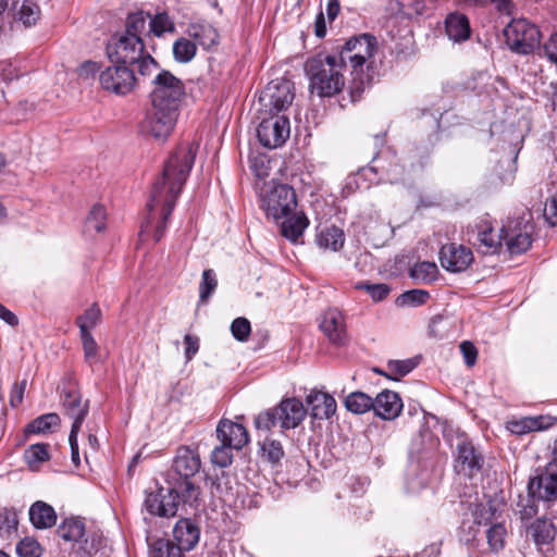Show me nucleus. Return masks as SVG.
I'll return each instance as SVG.
<instances>
[{
	"label": "nucleus",
	"instance_id": "nucleus-1",
	"mask_svg": "<svg viewBox=\"0 0 557 557\" xmlns=\"http://www.w3.org/2000/svg\"><path fill=\"white\" fill-rule=\"evenodd\" d=\"M197 150L198 146L193 143L178 146L165 162L161 177L152 186L147 207L150 212L160 209L162 219L154 231L156 242H159L165 232L166 221L189 175Z\"/></svg>",
	"mask_w": 557,
	"mask_h": 557
},
{
	"label": "nucleus",
	"instance_id": "nucleus-2",
	"mask_svg": "<svg viewBox=\"0 0 557 557\" xmlns=\"http://www.w3.org/2000/svg\"><path fill=\"white\" fill-rule=\"evenodd\" d=\"M376 48V38L369 34H362L346 41L341 51L336 52L345 69H347V64L350 66L354 77L351 86L354 98L359 96L370 83V77L364 74V67H369L368 62L374 57Z\"/></svg>",
	"mask_w": 557,
	"mask_h": 557
},
{
	"label": "nucleus",
	"instance_id": "nucleus-3",
	"mask_svg": "<svg viewBox=\"0 0 557 557\" xmlns=\"http://www.w3.org/2000/svg\"><path fill=\"white\" fill-rule=\"evenodd\" d=\"M310 81V89L319 97H332L345 86L344 64L336 53L318 54L305 64Z\"/></svg>",
	"mask_w": 557,
	"mask_h": 557
},
{
	"label": "nucleus",
	"instance_id": "nucleus-4",
	"mask_svg": "<svg viewBox=\"0 0 557 557\" xmlns=\"http://www.w3.org/2000/svg\"><path fill=\"white\" fill-rule=\"evenodd\" d=\"M306 413L304 404L299 399L286 398L274 408L260 412L253 423L259 431H270L276 425L282 430H290L304 421Z\"/></svg>",
	"mask_w": 557,
	"mask_h": 557
},
{
	"label": "nucleus",
	"instance_id": "nucleus-5",
	"mask_svg": "<svg viewBox=\"0 0 557 557\" xmlns=\"http://www.w3.org/2000/svg\"><path fill=\"white\" fill-rule=\"evenodd\" d=\"M260 206L268 218L277 221L295 211L297 207L296 193L286 184H265L260 191Z\"/></svg>",
	"mask_w": 557,
	"mask_h": 557
},
{
	"label": "nucleus",
	"instance_id": "nucleus-6",
	"mask_svg": "<svg viewBox=\"0 0 557 557\" xmlns=\"http://www.w3.org/2000/svg\"><path fill=\"white\" fill-rule=\"evenodd\" d=\"M178 110L172 107L152 104L146 111L138 127L141 135L164 141L172 134L177 122Z\"/></svg>",
	"mask_w": 557,
	"mask_h": 557
},
{
	"label": "nucleus",
	"instance_id": "nucleus-7",
	"mask_svg": "<svg viewBox=\"0 0 557 557\" xmlns=\"http://www.w3.org/2000/svg\"><path fill=\"white\" fill-rule=\"evenodd\" d=\"M153 88L150 94L151 103L180 108V102L185 96L183 82L171 72L162 70L152 79Z\"/></svg>",
	"mask_w": 557,
	"mask_h": 557
},
{
	"label": "nucleus",
	"instance_id": "nucleus-8",
	"mask_svg": "<svg viewBox=\"0 0 557 557\" xmlns=\"http://www.w3.org/2000/svg\"><path fill=\"white\" fill-rule=\"evenodd\" d=\"M508 47L521 54H528L540 44L539 28L525 18L512 20L504 29Z\"/></svg>",
	"mask_w": 557,
	"mask_h": 557
},
{
	"label": "nucleus",
	"instance_id": "nucleus-9",
	"mask_svg": "<svg viewBox=\"0 0 557 557\" xmlns=\"http://www.w3.org/2000/svg\"><path fill=\"white\" fill-rule=\"evenodd\" d=\"M145 52V44L141 37H129L124 34L113 35L107 45V54L112 63L135 64Z\"/></svg>",
	"mask_w": 557,
	"mask_h": 557
},
{
	"label": "nucleus",
	"instance_id": "nucleus-10",
	"mask_svg": "<svg viewBox=\"0 0 557 557\" xmlns=\"http://www.w3.org/2000/svg\"><path fill=\"white\" fill-rule=\"evenodd\" d=\"M533 225L524 218L510 219L502 227L503 239L510 255L525 252L532 244Z\"/></svg>",
	"mask_w": 557,
	"mask_h": 557
},
{
	"label": "nucleus",
	"instance_id": "nucleus-11",
	"mask_svg": "<svg viewBox=\"0 0 557 557\" xmlns=\"http://www.w3.org/2000/svg\"><path fill=\"white\" fill-rule=\"evenodd\" d=\"M528 492L532 499L552 503L557 498V465L549 462L530 479Z\"/></svg>",
	"mask_w": 557,
	"mask_h": 557
},
{
	"label": "nucleus",
	"instance_id": "nucleus-12",
	"mask_svg": "<svg viewBox=\"0 0 557 557\" xmlns=\"http://www.w3.org/2000/svg\"><path fill=\"white\" fill-rule=\"evenodd\" d=\"M289 132L288 117L273 114L260 122L257 128V136L263 147L277 148L289 137Z\"/></svg>",
	"mask_w": 557,
	"mask_h": 557
},
{
	"label": "nucleus",
	"instance_id": "nucleus-13",
	"mask_svg": "<svg viewBox=\"0 0 557 557\" xmlns=\"http://www.w3.org/2000/svg\"><path fill=\"white\" fill-rule=\"evenodd\" d=\"M99 81L103 89L122 96L129 94L136 84L134 72L126 65L115 63L100 73Z\"/></svg>",
	"mask_w": 557,
	"mask_h": 557
},
{
	"label": "nucleus",
	"instance_id": "nucleus-14",
	"mask_svg": "<svg viewBox=\"0 0 557 557\" xmlns=\"http://www.w3.org/2000/svg\"><path fill=\"white\" fill-rule=\"evenodd\" d=\"M294 100L293 83L288 79H275L268 84L260 101H264V106L270 108L271 112L286 110Z\"/></svg>",
	"mask_w": 557,
	"mask_h": 557
},
{
	"label": "nucleus",
	"instance_id": "nucleus-15",
	"mask_svg": "<svg viewBox=\"0 0 557 557\" xmlns=\"http://www.w3.org/2000/svg\"><path fill=\"white\" fill-rule=\"evenodd\" d=\"M473 259V252L470 248L456 243L444 245L440 250L441 265L453 273L467 270Z\"/></svg>",
	"mask_w": 557,
	"mask_h": 557
},
{
	"label": "nucleus",
	"instance_id": "nucleus-16",
	"mask_svg": "<svg viewBox=\"0 0 557 557\" xmlns=\"http://www.w3.org/2000/svg\"><path fill=\"white\" fill-rule=\"evenodd\" d=\"M476 232L472 231L474 236L473 244L483 253H496L504 244L502 228L495 232L494 227L487 221H482L475 225Z\"/></svg>",
	"mask_w": 557,
	"mask_h": 557
},
{
	"label": "nucleus",
	"instance_id": "nucleus-17",
	"mask_svg": "<svg viewBox=\"0 0 557 557\" xmlns=\"http://www.w3.org/2000/svg\"><path fill=\"white\" fill-rule=\"evenodd\" d=\"M216 436L221 443L233 447L236 450L242 449L248 442L249 435L246 428L228 419H222L216 426Z\"/></svg>",
	"mask_w": 557,
	"mask_h": 557
},
{
	"label": "nucleus",
	"instance_id": "nucleus-18",
	"mask_svg": "<svg viewBox=\"0 0 557 557\" xmlns=\"http://www.w3.org/2000/svg\"><path fill=\"white\" fill-rule=\"evenodd\" d=\"M483 458L475 450L474 446L466 437H460L457 443V460L456 467L459 471L468 475H472L474 471H479L482 467Z\"/></svg>",
	"mask_w": 557,
	"mask_h": 557
},
{
	"label": "nucleus",
	"instance_id": "nucleus-19",
	"mask_svg": "<svg viewBox=\"0 0 557 557\" xmlns=\"http://www.w3.org/2000/svg\"><path fill=\"white\" fill-rule=\"evenodd\" d=\"M403 407V400L396 392L384 389L374 398L373 411L383 420H394L400 414Z\"/></svg>",
	"mask_w": 557,
	"mask_h": 557
},
{
	"label": "nucleus",
	"instance_id": "nucleus-20",
	"mask_svg": "<svg viewBox=\"0 0 557 557\" xmlns=\"http://www.w3.org/2000/svg\"><path fill=\"white\" fill-rule=\"evenodd\" d=\"M177 495L169 492L166 495L161 493H149L146 496L144 506L151 515L160 517H174L177 512L178 502Z\"/></svg>",
	"mask_w": 557,
	"mask_h": 557
},
{
	"label": "nucleus",
	"instance_id": "nucleus-21",
	"mask_svg": "<svg viewBox=\"0 0 557 557\" xmlns=\"http://www.w3.org/2000/svg\"><path fill=\"white\" fill-rule=\"evenodd\" d=\"M320 329L334 344H342L346 337L345 319L337 309H329L323 313Z\"/></svg>",
	"mask_w": 557,
	"mask_h": 557
},
{
	"label": "nucleus",
	"instance_id": "nucleus-22",
	"mask_svg": "<svg viewBox=\"0 0 557 557\" xmlns=\"http://www.w3.org/2000/svg\"><path fill=\"white\" fill-rule=\"evenodd\" d=\"M199 455L191 448L182 446L177 449L173 460V470L183 479H190L200 469Z\"/></svg>",
	"mask_w": 557,
	"mask_h": 557
},
{
	"label": "nucleus",
	"instance_id": "nucleus-23",
	"mask_svg": "<svg viewBox=\"0 0 557 557\" xmlns=\"http://www.w3.org/2000/svg\"><path fill=\"white\" fill-rule=\"evenodd\" d=\"M306 400L314 419H329L336 411V401L327 393L311 391Z\"/></svg>",
	"mask_w": 557,
	"mask_h": 557
},
{
	"label": "nucleus",
	"instance_id": "nucleus-24",
	"mask_svg": "<svg viewBox=\"0 0 557 557\" xmlns=\"http://www.w3.org/2000/svg\"><path fill=\"white\" fill-rule=\"evenodd\" d=\"M63 409L65 414L73 419L71 430L79 431L88 413V403L83 401L77 392H69L63 401Z\"/></svg>",
	"mask_w": 557,
	"mask_h": 557
},
{
	"label": "nucleus",
	"instance_id": "nucleus-25",
	"mask_svg": "<svg viewBox=\"0 0 557 557\" xmlns=\"http://www.w3.org/2000/svg\"><path fill=\"white\" fill-rule=\"evenodd\" d=\"M187 34L206 50L211 49L219 44V34L216 29L205 21L189 24Z\"/></svg>",
	"mask_w": 557,
	"mask_h": 557
},
{
	"label": "nucleus",
	"instance_id": "nucleus-26",
	"mask_svg": "<svg viewBox=\"0 0 557 557\" xmlns=\"http://www.w3.org/2000/svg\"><path fill=\"white\" fill-rule=\"evenodd\" d=\"M473 517H474V520H473L472 524L468 525V530H467L466 522H463L461 525L462 539L467 543H471L475 540V537L479 533V527L481 524H487V523L492 522V519L494 517V510L491 505L485 506L483 504H480V505L475 506V508L473 510Z\"/></svg>",
	"mask_w": 557,
	"mask_h": 557
},
{
	"label": "nucleus",
	"instance_id": "nucleus-27",
	"mask_svg": "<svg viewBox=\"0 0 557 557\" xmlns=\"http://www.w3.org/2000/svg\"><path fill=\"white\" fill-rule=\"evenodd\" d=\"M173 535L177 542V547L182 550L193 549L199 541V530L187 519L177 521L173 529Z\"/></svg>",
	"mask_w": 557,
	"mask_h": 557
},
{
	"label": "nucleus",
	"instance_id": "nucleus-28",
	"mask_svg": "<svg viewBox=\"0 0 557 557\" xmlns=\"http://www.w3.org/2000/svg\"><path fill=\"white\" fill-rule=\"evenodd\" d=\"M29 519L36 529H48L55 524L57 513L52 506L38 500L29 508Z\"/></svg>",
	"mask_w": 557,
	"mask_h": 557
},
{
	"label": "nucleus",
	"instance_id": "nucleus-29",
	"mask_svg": "<svg viewBox=\"0 0 557 557\" xmlns=\"http://www.w3.org/2000/svg\"><path fill=\"white\" fill-rule=\"evenodd\" d=\"M446 34L455 42L465 41L470 37V24L462 13H451L445 21Z\"/></svg>",
	"mask_w": 557,
	"mask_h": 557
},
{
	"label": "nucleus",
	"instance_id": "nucleus-30",
	"mask_svg": "<svg viewBox=\"0 0 557 557\" xmlns=\"http://www.w3.org/2000/svg\"><path fill=\"white\" fill-rule=\"evenodd\" d=\"M315 243L321 249L338 251L344 246L345 234L334 225L321 227L318 230Z\"/></svg>",
	"mask_w": 557,
	"mask_h": 557
},
{
	"label": "nucleus",
	"instance_id": "nucleus-31",
	"mask_svg": "<svg viewBox=\"0 0 557 557\" xmlns=\"http://www.w3.org/2000/svg\"><path fill=\"white\" fill-rule=\"evenodd\" d=\"M281 225V233L284 237L296 243L308 227L309 221L302 212L292 213L284 218Z\"/></svg>",
	"mask_w": 557,
	"mask_h": 557
},
{
	"label": "nucleus",
	"instance_id": "nucleus-32",
	"mask_svg": "<svg viewBox=\"0 0 557 557\" xmlns=\"http://www.w3.org/2000/svg\"><path fill=\"white\" fill-rule=\"evenodd\" d=\"M345 408L356 414H362L373 410L374 399L360 391L348 394L344 401Z\"/></svg>",
	"mask_w": 557,
	"mask_h": 557
},
{
	"label": "nucleus",
	"instance_id": "nucleus-33",
	"mask_svg": "<svg viewBox=\"0 0 557 557\" xmlns=\"http://www.w3.org/2000/svg\"><path fill=\"white\" fill-rule=\"evenodd\" d=\"M58 534L66 542H79L85 535V523L77 518L65 519L59 525Z\"/></svg>",
	"mask_w": 557,
	"mask_h": 557
},
{
	"label": "nucleus",
	"instance_id": "nucleus-34",
	"mask_svg": "<svg viewBox=\"0 0 557 557\" xmlns=\"http://www.w3.org/2000/svg\"><path fill=\"white\" fill-rule=\"evenodd\" d=\"M261 457L272 465H277L284 457V448L280 441L272 436H265L259 442Z\"/></svg>",
	"mask_w": 557,
	"mask_h": 557
},
{
	"label": "nucleus",
	"instance_id": "nucleus-35",
	"mask_svg": "<svg viewBox=\"0 0 557 557\" xmlns=\"http://www.w3.org/2000/svg\"><path fill=\"white\" fill-rule=\"evenodd\" d=\"M438 269L434 262L422 261L410 269V276L422 284H430L437 278Z\"/></svg>",
	"mask_w": 557,
	"mask_h": 557
},
{
	"label": "nucleus",
	"instance_id": "nucleus-36",
	"mask_svg": "<svg viewBox=\"0 0 557 557\" xmlns=\"http://www.w3.org/2000/svg\"><path fill=\"white\" fill-rule=\"evenodd\" d=\"M24 458L32 470H37L42 462L50 458L49 445L44 443L30 445L25 450Z\"/></svg>",
	"mask_w": 557,
	"mask_h": 557
},
{
	"label": "nucleus",
	"instance_id": "nucleus-37",
	"mask_svg": "<svg viewBox=\"0 0 557 557\" xmlns=\"http://www.w3.org/2000/svg\"><path fill=\"white\" fill-rule=\"evenodd\" d=\"M39 17L40 9L35 2L30 0H24L15 11V20L21 22L26 27L36 24Z\"/></svg>",
	"mask_w": 557,
	"mask_h": 557
},
{
	"label": "nucleus",
	"instance_id": "nucleus-38",
	"mask_svg": "<svg viewBox=\"0 0 557 557\" xmlns=\"http://www.w3.org/2000/svg\"><path fill=\"white\" fill-rule=\"evenodd\" d=\"M101 320V310L98 305L92 304L83 314L77 317L76 324L79 327L81 334L91 333V330L97 326Z\"/></svg>",
	"mask_w": 557,
	"mask_h": 557
},
{
	"label": "nucleus",
	"instance_id": "nucleus-39",
	"mask_svg": "<svg viewBox=\"0 0 557 557\" xmlns=\"http://www.w3.org/2000/svg\"><path fill=\"white\" fill-rule=\"evenodd\" d=\"M148 17H150V14L144 12L129 14L126 18L123 34L129 37H141V34L146 30L147 24L149 25Z\"/></svg>",
	"mask_w": 557,
	"mask_h": 557
},
{
	"label": "nucleus",
	"instance_id": "nucleus-40",
	"mask_svg": "<svg viewBox=\"0 0 557 557\" xmlns=\"http://www.w3.org/2000/svg\"><path fill=\"white\" fill-rule=\"evenodd\" d=\"M107 212L103 206L95 205L85 221V230L88 233H101L106 230Z\"/></svg>",
	"mask_w": 557,
	"mask_h": 557
},
{
	"label": "nucleus",
	"instance_id": "nucleus-41",
	"mask_svg": "<svg viewBox=\"0 0 557 557\" xmlns=\"http://www.w3.org/2000/svg\"><path fill=\"white\" fill-rule=\"evenodd\" d=\"M533 539L537 545L549 544L556 536L554 525L546 520H536L532 524Z\"/></svg>",
	"mask_w": 557,
	"mask_h": 557
},
{
	"label": "nucleus",
	"instance_id": "nucleus-42",
	"mask_svg": "<svg viewBox=\"0 0 557 557\" xmlns=\"http://www.w3.org/2000/svg\"><path fill=\"white\" fill-rule=\"evenodd\" d=\"M197 46L189 39L178 38L173 44L174 59L180 63H187L196 55Z\"/></svg>",
	"mask_w": 557,
	"mask_h": 557
},
{
	"label": "nucleus",
	"instance_id": "nucleus-43",
	"mask_svg": "<svg viewBox=\"0 0 557 557\" xmlns=\"http://www.w3.org/2000/svg\"><path fill=\"white\" fill-rule=\"evenodd\" d=\"M60 418L57 413H46L42 414L35 420H33L27 426V433H46L51 430V428L59 425Z\"/></svg>",
	"mask_w": 557,
	"mask_h": 557
},
{
	"label": "nucleus",
	"instance_id": "nucleus-44",
	"mask_svg": "<svg viewBox=\"0 0 557 557\" xmlns=\"http://www.w3.org/2000/svg\"><path fill=\"white\" fill-rule=\"evenodd\" d=\"M149 20V32L154 36L160 37L166 32L174 30V22L170 18L168 13L161 12L157 13L154 16L148 17Z\"/></svg>",
	"mask_w": 557,
	"mask_h": 557
},
{
	"label": "nucleus",
	"instance_id": "nucleus-45",
	"mask_svg": "<svg viewBox=\"0 0 557 557\" xmlns=\"http://www.w3.org/2000/svg\"><path fill=\"white\" fill-rule=\"evenodd\" d=\"M507 531L502 523H495L486 531V539L493 552H499L505 546Z\"/></svg>",
	"mask_w": 557,
	"mask_h": 557
},
{
	"label": "nucleus",
	"instance_id": "nucleus-46",
	"mask_svg": "<svg viewBox=\"0 0 557 557\" xmlns=\"http://www.w3.org/2000/svg\"><path fill=\"white\" fill-rule=\"evenodd\" d=\"M150 557H183L182 549L168 540L154 542Z\"/></svg>",
	"mask_w": 557,
	"mask_h": 557
},
{
	"label": "nucleus",
	"instance_id": "nucleus-47",
	"mask_svg": "<svg viewBox=\"0 0 557 557\" xmlns=\"http://www.w3.org/2000/svg\"><path fill=\"white\" fill-rule=\"evenodd\" d=\"M218 286V280L214 271L211 269L202 272L201 282L199 284V298L201 302H206L209 297L214 293Z\"/></svg>",
	"mask_w": 557,
	"mask_h": 557
},
{
	"label": "nucleus",
	"instance_id": "nucleus-48",
	"mask_svg": "<svg viewBox=\"0 0 557 557\" xmlns=\"http://www.w3.org/2000/svg\"><path fill=\"white\" fill-rule=\"evenodd\" d=\"M430 298L429 292L424 289H411L403 293L397 298V305L399 306H420L428 301Z\"/></svg>",
	"mask_w": 557,
	"mask_h": 557
},
{
	"label": "nucleus",
	"instance_id": "nucleus-49",
	"mask_svg": "<svg viewBox=\"0 0 557 557\" xmlns=\"http://www.w3.org/2000/svg\"><path fill=\"white\" fill-rule=\"evenodd\" d=\"M356 289L366 290L374 301H381L385 299L391 288L387 284H371L369 282H359L355 285Z\"/></svg>",
	"mask_w": 557,
	"mask_h": 557
},
{
	"label": "nucleus",
	"instance_id": "nucleus-50",
	"mask_svg": "<svg viewBox=\"0 0 557 557\" xmlns=\"http://www.w3.org/2000/svg\"><path fill=\"white\" fill-rule=\"evenodd\" d=\"M232 449L234 448L221 443V445L215 447L211 453L212 463L221 468H225L231 465L233 459Z\"/></svg>",
	"mask_w": 557,
	"mask_h": 557
},
{
	"label": "nucleus",
	"instance_id": "nucleus-51",
	"mask_svg": "<svg viewBox=\"0 0 557 557\" xmlns=\"http://www.w3.org/2000/svg\"><path fill=\"white\" fill-rule=\"evenodd\" d=\"M16 552L21 557H40L41 547L39 543L32 539L26 537L16 545Z\"/></svg>",
	"mask_w": 557,
	"mask_h": 557
},
{
	"label": "nucleus",
	"instance_id": "nucleus-52",
	"mask_svg": "<svg viewBox=\"0 0 557 557\" xmlns=\"http://www.w3.org/2000/svg\"><path fill=\"white\" fill-rule=\"evenodd\" d=\"M232 335L239 342H246L251 332L250 322L246 318H236L231 324Z\"/></svg>",
	"mask_w": 557,
	"mask_h": 557
},
{
	"label": "nucleus",
	"instance_id": "nucleus-53",
	"mask_svg": "<svg viewBox=\"0 0 557 557\" xmlns=\"http://www.w3.org/2000/svg\"><path fill=\"white\" fill-rule=\"evenodd\" d=\"M417 364L418 362L414 359L391 360L387 363V369L392 374L405 376L410 373Z\"/></svg>",
	"mask_w": 557,
	"mask_h": 557
},
{
	"label": "nucleus",
	"instance_id": "nucleus-54",
	"mask_svg": "<svg viewBox=\"0 0 557 557\" xmlns=\"http://www.w3.org/2000/svg\"><path fill=\"white\" fill-rule=\"evenodd\" d=\"M85 359L92 363L98 359V344L91 333L81 334Z\"/></svg>",
	"mask_w": 557,
	"mask_h": 557
},
{
	"label": "nucleus",
	"instance_id": "nucleus-55",
	"mask_svg": "<svg viewBox=\"0 0 557 557\" xmlns=\"http://www.w3.org/2000/svg\"><path fill=\"white\" fill-rule=\"evenodd\" d=\"M135 64H138L139 74L147 77L152 76L159 69L157 61L149 53L145 52L136 60Z\"/></svg>",
	"mask_w": 557,
	"mask_h": 557
},
{
	"label": "nucleus",
	"instance_id": "nucleus-56",
	"mask_svg": "<svg viewBox=\"0 0 557 557\" xmlns=\"http://www.w3.org/2000/svg\"><path fill=\"white\" fill-rule=\"evenodd\" d=\"M17 523V517L14 511L8 509L0 510V530H4L8 534H11L16 531Z\"/></svg>",
	"mask_w": 557,
	"mask_h": 557
},
{
	"label": "nucleus",
	"instance_id": "nucleus-57",
	"mask_svg": "<svg viewBox=\"0 0 557 557\" xmlns=\"http://www.w3.org/2000/svg\"><path fill=\"white\" fill-rule=\"evenodd\" d=\"M534 422L531 421L529 417L522 418L517 421H511L508 423V430L515 434H525L529 432H534Z\"/></svg>",
	"mask_w": 557,
	"mask_h": 557
},
{
	"label": "nucleus",
	"instance_id": "nucleus-58",
	"mask_svg": "<svg viewBox=\"0 0 557 557\" xmlns=\"http://www.w3.org/2000/svg\"><path fill=\"white\" fill-rule=\"evenodd\" d=\"M178 494L184 502H195L198 498L199 490L189 479H184L180 485Z\"/></svg>",
	"mask_w": 557,
	"mask_h": 557
},
{
	"label": "nucleus",
	"instance_id": "nucleus-59",
	"mask_svg": "<svg viewBox=\"0 0 557 557\" xmlns=\"http://www.w3.org/2000/svg\"><path fill=\"white\" fill-rule=\"evenodd\" d=\"M543 52L550 63L557 65V32L552 34L544 42Z\"/></svg>",
	"mask_w": 557,
	"mask_h": 557
},
{
	"label": "nucleus",
	"instance_id": "nucleus-60",
	"mask_svg": "<svg viewBox=\"0 0 557 557\" xmlns=\"http://www.w3.org/2000/svg\"><path fill=\"white\" fill-rule=\"evenodd\" d=\"M459 347L466 364L468 367H473L478 359V349L471 342L465 341Z\"/></svg>",
	"mask_w": 557,
	"mask_h": 557
},
{
	"label": "nucleus",
	"instance_id": "nucleus-61",
	"mask_svg": "<svg viewBox=\"0 0 557 557\" xmlns=\"http://www.w3.org/2000/svg\"><path fill=\"white\" fill-rule=\"evenodd\" d=\"M543 215L550 225H557V193L546 201Z\"/></svg>",
	"mask_w": 557,
	"mask_h": 557
},
{
	"label": "nucleus",
	"instance_id": "nucleus-62",
	"mask_svg": "<svg viewBox=\"0 0 557 557\" xmlns=\"http://www.w3.org/2000/svg\"><path fill=\"white\" fill-rule=\"evenodd\" d=\"M185 343V357L189 361L199 350V338L197 336L187 334L184 337Z\"/></svg>",
	"mask_w": 557,
	"mask_h": 557
},
{
	"label": "nucleus",
	"instance_id": "nucleus-63",
	"mask_svg": "<svg viewBox=\"0 0 557 557\" xmlns=\"http://www.w3.org/2000/svg\"><path fill=\"white\" fill-rule=\"evenodd\" d=\"M98 71H99L98 63L92 62V61H87L78 67V76L82 79L87 81L91 77H95V75L98 73Z\"/></svg>",
	"mask_w": 557,
	"mask_h": 557
},
{
	"label": "nucleus",
	"instance_id": "nucleus-64",
	"mask_svg": "<svg viewBox=\"0 0 557 557\" xmlns=\"http://www.w3.org/2000/svg\"><path fill=\"white\" fill-rule=\"evenodd\" d=\"M544 97L553 112L557 113V82H550L544 91Z\"/></svg>",
	"mask_w": 557,
	"mask_h": 557
}]
</instances>
